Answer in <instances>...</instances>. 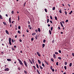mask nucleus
Segmentation results:
<instances>
[{
    "label": "nucleus",
    "instance_id": "16",
    "mask_svg": "<svg viewBox=\"0 0 74 74\" xmlns=\"http://www.w3.org/2000/svg\"><path fill=\"white\" fill-rule=\"evenodd\" d=\"M0 19H3V18H2V16L1 15V14H0Z\"/></svg>",
    "mask_w": 74,
    "mask_h": 74
},
{
    "label": "nucleus",
    "instance_id": "62",
    "mask_svg": "<svg viewBox=\"0 0 74 74\" xmlns=\"http://www.w3.org/2000/svg\"><path fill=\"white\" fill-rule=\"evenodd\" d=\"M26 31H27V33H29V30H28L27 29L26 30Z\"/></svg>",
    "mask_w": 74,
    "mask_h": 74
},
{
    "label": "nucleus",
    "instance_id": "39",
    "mask_svg": "<svg viewBox=\"0 0 74 74\" xmlns=\"http://www.w3.org/2000/svg\"><path fill=\"white\" fill-rule=\"evenodd\" d=\"M58 59H60V60L62 59V58H61V57H58Z\"/></svg>",
    "mask_w": 74,
    "mask_h": 74
},
{
    "label": "nucleus",
    "instance_id": "6",
    "mask_svg": "<svg viewBox=\"0 0 74 74\" xmlns=\"http://www.w3.org/2000/svg\"><path fill=\"white\" fill-rule=\"evenodd\" d=\"M45 63L46 64H47V65H48V64H48V63L47 62V61L45 60Z\"/></svg>",
    "mask_w": 74,
    "mask_h": 74
},
{
    "label": "nucleus",
    "instance_id": "14",
    "mask_svg": "<svg viewBox=\"0 0 74 74\" xmlns=\"http://www.w3.org/2000/svg\"><path fill=\"white\" fill-rule=\"evenodd\" d=\"M38 32H41V30H40V28H38Z\"/></svg>",
    "mask_w": 74,
    "mask_h": 74
},
{
    "label": "nucleus",
    "instance_id": "18",
    "mask_svg": "<svg viewBox=\"0 0 74 74\" xmlns=\"http://www.w3.org/2000/svg\"><path fill=\"white\" fill-rule=\"evenodd\" d=\"M38 62L39 63V64H40L41 63V61H40V60H38Z\"/></svg>",
    "mask_w": 74,
    "mask_h": 74
},
{
    "label": "nucleus",
    "instance_id": "21",
    "mask_svg": "<svg viewBox=\"0 0 74 74\" xmlns=\"http://www.w3.org/2000/svg\"><path fill=\"white\" fill-rule=\"evenodd\" d=\"M72 64L71 63H70L69 64V67H71V66H72Z\"/></svg>",
    "mask_w": 74,
    "mask_h": 74
},
{
    "label": "nucleus",
    "instance_id": "43",
    "mask_svg": "<svg viewBox=\"0 0 74 74\" xmlns=\"http://www.w3.org/2000/svg\"><path fill=\"white\" fill-rule=\"evenodd\" d=\"M45 41H46V40L45 39L43 40V42L44 43L45 42Z\"/></svg>",
    "mask_w": 74,
    "mask_h": 74
},
{
    "label": "nucleus",
    "instance_id": "56",
    "mask_svg": "<svg viewBox=\"0 0 74 74\" xmlns=\"http://www.w3.org/2000/svg\"><path fill=\"white\" fill-rule=\"evenodd\" d=\"M50 19H52V17L51 16H50Z\"/></svg>",
    "mask_w": 74,
    "mask_h": 74
},
{
    "label": "nucleus",
    "instance_id": "55",
    "mask_svg": "<svg viewBox=\"0 0 74 74\" xmlns=\"http://www.w3.org/2000/svg\"><path fill=\"white\" fill-rule=\"evenodd\" d=\"M72 56H74V53H72Z\"/></svg>",
    "mask_w": 74,
    "mask_h": 74
},
{
    "label": "nucleus",
    "instance_id": "58",
    "mask_svg": "<svg viewBox=\"0 0 74 74\" xmlns=\"http://www.w3.org/2000/svg\"><path fill=\"white\" fill-rule=\"evenodd\" d=\"M59 53H61V50H59Z\"/></svg>",
    "mask_w": 74,
    "mask_h": 74
},
{
    "label": "nucleus",
    "instance_id": "1",
    "mask_svg": "<svg viewBox=\"0 0 74 74\" xmlns=\"http://www.w3.org/2000/svg\"><path fill=\"white\" fill-rule=\"evenodd\" d=\"M18 60L19 62V63L21 65H22V66H23V63H22V61L21 60L19 59H18Z\"/></svg>",
    "mask_w": 74,
    "mask_h": 74
},
{
    "label": "nucleus",
    "instance_id": "48",
    "mask_svg": "<svg viewBox=\"0 0 74 74\" xmlns=\"http://www.w3.org/2000/svg\"><path fill=\"white\" fill-rule=\"evenodd\" d=\"M18 28L19 29H21V27L20 26H19L18 27Z\"/></svg>",
    "mask_w": 74,
    "mask_h": 74
},
{
    "label": "nucleus",
    "instance_id": "40",
    "mask_svg": "<svg viewBox=\"0 0 74 74\" xmlns=\"http://www.w3.org/2000/svg\"><path fill=\"white\" fill-rule=\"evenodd\" d=\"M35 38H36V40H37V35L36 36Z\"/></svg>",
    "mask_w": 74,
    "mask_h": 74
},
{
    "label": "nucleus",
    "instance_id": "3",
    "mask_svg": "<svg viewBox=\"0 0 74 74\" xmlns=\"http://www.w3.org/2000/svg\"><path fill=\"white\" fill-rule=\"evenodd\" d=\"M36 53L38 56H41V55L40 54V53L38 52H37Z\"/></svg>",
    "mask_w": 74,
    "mask_h": 74
},
{
    "label": "nucleus",
    "instance_id": "31",
    "mask_svg": "<svg viewBox=\"0 0 74 74\" xmlns=\"http://www.w3.org/2000/svg\"><path fill=\"white\" fill-rule=\"evenodd\" d=\"M18 70H19V71H20V70H21V68H20L19 67H18Z\"/></svg>",
    "mask_w": 74,
    "mask_h": 74
},
{
    "label": "nucleus",
    "instance_id": "27",
    "mask_svg": "<svg viewBox=\"0 0 74 74\" xmlns=\"http://www.w3.org/2000/svg\"><path fill=\"white\" fill-rule=\"evenodd\" d=\"M9 44L10 45H12V43H11V41L9 42Z\"/></svg>",
    "mask_w": 74,
    "mask_h": 74
},
{
    "label": "nucleus",
    "instance_id": "13",
    "mask_svg": "<svg viewBox=\"0 0 74 74\" xmlns=\"http://www.w3.org/2000/svg\"><path fill=\"white\" fill-rule=\"evenodd\" d=\"M11 41V38H9V41L10 42V41Z\"/></svg>",
    "mask_w": 74,
    "mask_h": 74
},
{
    "label": "nucleus",
    "instance_id": "33",
    "mask_svg": "<svg viewBox=\"0 0 74 74\" xmlns=\"http://www.w3.org/2000/svg\"><path fill=\"white\" fill-rule=\"evenodd\" d=\"M42 66H43L44 67H45V65H44V64L43 63L42 64Z\"/></svg>",
    "mask_w": 74,
    "mask_h": 74
},
{
    "label": "nucleus",
    "instance_id": "11",
    "mask_svg": "<svg viewBox=\"0 0 74 74\" xmlns=\"http://www.w3.org/2000/svg\"><path fill=\"white\" fill-rule=\"evenodd\" d=\"M39 67L41 69H43V68L40 65H39Z\"/></svg>",
    "mask_w": 74,
    "mask_h": 74
},
{
    "label": "nucleus",
    "instance_id": "35",
    "mask_svg": "<svg viewBox=\"0 0 74 74\" xmlns=\"http://www.w3.org/2000/svg\"><path fill=\"white\" fill-rule=\"evenodd\" d=\"M45 12H47V9H45Z\"/></svg>",
    "mask_w": 74,
    "mask_h": 74
},
{
    "label": "nucleus",
    "instance_id": "34",
    "mask_svg": "<svg viewBox=\"0 0 74 74\" xmlns=\"http://www.w3.org/2000/svg\"><path fill=\"white\" fill-rule=\"evenodd\" d=\"M56 65H57V66H58L59 65V64H58V62H56Z\"/></svg>",
    "mask_w": 74,
    "mask_h": 74
},
{
    "label": "nucleus",
    "instance_id": "30",
    "mask_svg": "<svg viewBox=\"0 0 74 74\" xmlns=\"http://www.w3.org/2000/svg\"><path fill=\"white\" fill-rule=\"evenodd\" d=\"M18 33H19V34H21V32L20 31H18Z\"/></svg>",
    "mask_w": 74,
    "mask_h": 74
},
{
    "label": "nucleus",
    "instance_id": "44",
    "mask_svg": "<svg viewBox=\"0 0 74 74\" xmlns=\"http://www.w3.org/2000/svg\"><path fill=\"white\" fill-rule=\"evenodd\" d=\"M34 40V38H31V41H33Z\"/></svg>",
    "mask_w": 74,
    "mask_h": 74
},
{
    "label": "nucleus",
    "instance_id": "8",
    "mask_svg": "<svg viewBox=\"0 0 74 74\" xmlns=\"http://www.w3.org/2000/svg\"><path fill=\"white\" fill-rule=\"evenodd\" d=\"M37 72L39 74H40V72H39V71L37 69H36Z\"/></svg>",
    "mask_w": 74,
    "mask_h": 74
},
{
    "label": "nucleus",
    "instance_id": "7",
    "mask_svg": "<svg viewBox=\"0 0 74 74\" xmlns=\"http://www.w3.org/2000/svg\"><path fill=\"white\" fill-rule=\"evenodd\" d=\"M7 60H8V62H11V59H7Z\"/></svg>",
    "mask_w": 74,
    "mask_h": 74
},
{
    "label": "nucleus",
    "instance_id": "10",
    "mask_svg": "<svg viewBox=\"0 0 74 74\" xmlns=\"http://www.w3.org/2000/svg\"><path fill=\"white\" fill-rule=\"evenodd\" d=\"M9 22L10 23H11V17H10L9 18Z\"/></svg>",
    "mask_w": 74,
    "mask_h": 74
},
{
    "label": "nucleus",
    "instance_id": "19",
    "mask_svg": "<svg viewBox=\"0 0 74 74\" xmlns=\"http://www.w3.org/2000/svg\"><path fill=\"white\" fill-rule=\"evenodd\" d=\"M32 60L33 63H34V59H32Z\"/></svg>",
    "mask_w": 74,
    "mask_h": 74
},
{
    "label": "nucleus",
    "instance_id": "32",
    "mask_svg": "<svg viewBox=\"0 0 74 74\" xmlns=\"http://www.w3.org/2000/svg\"><path fill=\"white\" fill-rule=\"evenodd\" d=\"M64 67L65 70H66V69H67V67H66V66H64Z\"/></svg>",
    "mask_w": 74,
    "mask_h": 74
},
{
    "label": "nucleus",
    "instance_id": "52",
    "mask_svg": "<svg viewBox=\"0 0 74 74\" xmlns=\"http://www.w3.org/2000/svg\"><path fill=\"white\" fill-rule=\"evenodd\" d=\"M50 69L51 70H52V66H50Z\"/></svg>",
    "mask_w": 74,
    "mask_h": 74
},
{
    "label": "nucleus",
    "instance_id": "37",
    "mask_svg": "<svg viewBox=\"0 0 74 74\" xmlns=\"http://www.w3.org/2000/svg\"><path fill=\"white\" fill-rule=\"evenodd\" d=\"M55 10V7H54L53 8V10Z\"/></svg>",
    "mask_w": 74,
    "mask_h": 74
},
{
    "label": "nucleus",
    "instance_id": "42",
    "mask_svg": "<svg viewBox=\"0 0 74 74\" xmlns=\"http://www.w3.org/2000/svg\"><path fill=\"white\" fill-rule=\"evenodd\" d=\"M69 22V20H66V21L65 22Z\"/></svg>",
    "mask_w": 74,
    "mask_h": 74
},
{
    "label": "nucleus",
    "instance_id": "60",
    "mask_svg": "<svg viewBox=\"0 0 74 74\" xmlns=\"http://www.w3.org/2000/svg\"><path fill=\"white\" fill-rule=\"evenodd\" d=\"M14 48H16V46H14Z\"/></svg>",
    "mask_w": 74,
    "mask_h": 74
},
{
    "label": "nucleus",
    "instance_id": "12",
    "mask_svg": "<svg viewBox=\"0 0 74 74\" xmlns=\"http://www.w3.org/2000/svg\"><path fill=\"white\" fill-rule=\"evenodd\" d=\"M29 60L30 62L31 63V64H33V62H32V60H30V59H29Z\"/></svg>",
    "mask_w": 74,
    "mask_h": 74
},
{
    "label": "nucleus",
    "instance_id": "25",
    "mask_svg": "<svg viewBox=\"0 0 74 74\" xmlns=\"http://www.w3.org/2000/svg\"><path fill=\"white\" fill-rule=\"evenodd\" d=\"M49 33H50V34L51 35V31L50 30H49Z\"/></svg>",
    "mask_w": 74,
    "mask_h": 74
},
{
    "label": "nucleus",
    "instance_id": "5",
    "mask_svg": "<svg viewBox=\"0 0 74 74\" xmlns=\"http://www.w3.org/2000/svg\"><path fill=\"white\" fill-rule=\"evenodd\" d=\"M5 71H9V69L8 68H6L5 69Z\"/></svg>",
    "mask_w": 74,
    "mask_h": 74
},
{
    "label": "nucleus",
    "instance_id": "36",
    "mask_svg": "<svg viewBox=\"0 0 74 74\" xmlns=\"http://www.w3.org/2000/svg\"><path fill=\"white\" fill-rule=\"evenodd\" d=\"M35 34H36V33H33L32 34V36H34V35H35Z\"/></svg>",
    "mask_w": 74,
    "mask_h": 74
},
{
    "label": "nucleus",
    "instance_id": "64",
    "mask_svg": "<svg viewBox=\"0 0 74 74\" xmlns=\"http://www.w3.org/2000/svg\"><path fill=\"white\" fill-rule=\"evenodd\" d=\"M28 24H30V21H28Z\"/></svg>",
    "mask_w": 74,
    "mask_h": 74
},
{
    "label": "nucleus",
    "instance_id": "26",
    "mask_svg": "<svg viewBox=\"0 0 74 74\" xmlns=\"http://www.w3.org/2000/svg\"><path fill=\"white\" fill-rule=\"evenodd\" d=\"M49 21V18H48L47 19V23H48Z\"/></svg>",
    "mask_w": 74,
    "mask_h": 74
},
{
    "label": "nucleus",
    "instance_id": "50",
    "mask_svg": "<svg viewBox=\"0 0 74 74\" xmlns=\"http://www.w3.org/2000/svg\"><path fill=\"white\" fill-rule=\"evenodd\" d=\"M67 62H66L65 63V65H67Z\"/></svg>",
    "mask_w": 74,
    "mask_h": 74
},
{
    "label": "nucleus",
    "instance_id": "47",
    "mask_svg": "<svg viewBox=\"0 0 74 74\" xmlns=\"http://www.w3.org/2000/svg\"><path fill=\"white\" fill-rule=\"evenodd\" d=\"M52 71H53V72H54V71H55V70H54V69H52Z\"/></svg>",
    "mask_w": 74,
    "mask_h": 74
},
{
    "label": "nucleus",
    "instance_id": "9",
    "mask_svg": "<svg viewBox=\"0 0 74 74\" xmlns=\"http://www.w3.org/2000/svg\"><path fill=\"white\" fill-rule=\"evenodd\" d=\"M28 27H29V29H30L31 30V29H32V27H31L32 26L29 25L28 26Z\"/></svg>",
    "mask_w": 74,
    "mask_h": 74
},
{
    "label": "nucleus",
    "instance_id": "2",
    "mask_svg": "<svg viewBox=\"0 0 74 74\" xmlns=\"http://www.w3.org/2000/svg\"><path fill=\"white\" fill-rule=\"evenodd\" d=\"M24 63L25 66L26 67H27V64L26 62L25 61H24Z\"/></svg>",
    "mask_w": 74,
    "mask_h": 74
},
{
    "label": "nucleus",
    "instance_id": "54",
    "mask_svg": "<svg viewBox=\"0 0 74 74\" xmlns=\"http://www.w3.org/2000/svg\"><path fill=\"white\" fill-rule=\"evenodd\" d=\"M54 41H55V40H53V41H52V42L53 43V42H54Z\"/></svg>",
    "mask_w": 74,
    "mask_h": 74
},
{
    "label": "nucleus",
    "instance_id": "49",
    "mask_svg": "<svg viewBox=\"0 0 74 74\" xmlns=\"http://www.w3.org/2000/svg\"><path fill=\"white\" fill-rule=\"evenodd\" d=\"M18 21H19V20L20 19V18H19V16H18Z\"/></svg>",
    "mask_w": 74,
    "mask_h": 74
},
{
    "label": "nucleus",
    "instance_id": "63",
    "mask_svg": "<svg viewBox=\"0 0 74 74\" xmlns=\"http://www.w3.org/2000/svg\"><path fill=\"white\" fill-rule=\"evenodd\" d=\"M58 29H60V27H58Z\"/></svg>",
    "mask_w": 74,
    "mask_h": 74
},
{
    "label": "nucleus",
    "instance_id": "59",
    "mask_svg": "<svg viewBox=\"0 0 74 74\" xmlns=\"http://www.w3.org/2000/svg\"><path fill=\"white\" fill-rule=\"evenodd\" d=\"M19 41H20V42H22V40H21V39H20V40H19Z\"/></svg>",
    "mask_w": 74,
    "mask_h": 74
},
{
    "label": "nucleus",
    "instance_id": "57",
    "mask_svg": "<svg viewBox=\"0 0 74 74\" xmlns=\"http://www.w3.org/2000/svg\"><path fill=\"white\" fill-rule=\"evenodd\" d=\"M65 13L66 14V15H67V12H66V11H65Z\"/></svg>",
    "mask_w": 74,
    "mask_h": 74
},
{
    "label": "nucleus",
    "instance_id": "29",
    "mask_svg": "<svg viewBox=\"0 0 74 74\" xmlns=\"http://www.w3.org/2000/svg\"><path fill=\"white\" fill-rule=\"evenodd\" d=\"M51 61H52V62H54V60H53V58H51Z\"/></svg>",
    "mask_w": 74,
    "mask_h": 74
},
{
    "label": "nucleus",
    "instance_id": "17",
    "mask_svg": "<svg viewBox=\"0 0 74 74\" xmlns=\"http://www.w3.org/2000/svg\"><path fill=\"white\" fill-rule=\"evenodd\" d=\"M3 24H4V25H6V23H5V22H3Z\"/></svg>",
    "mask_w": 74,
    "mask_h": 74
},
{
    "label": "nucleus",
    "instance_id": "23",
    "mask_svg": "<svg viewBox=\"0 0 74 74\" xmlns=\"http://www.w3.org/2000/svg\"><path fill=\"white\" fill-rule=\"evenodd\" d=\"M72 12L73 11H71V12H69V14H70V15H71V13H72Z\"/></svg>",
    "mask_w": 74,
    "mask_h": 74
},
{
    "label": "nucleus",
    "instance_id": "53",
    "mask_svg": "<svg viewBox=\"0 0 74 74\" xmlns=\"http://www.w3.org/2000/svg\"><path fill=\"white\" fill-rule=\"evenodd\" d=\"M14 11H12V14H14Z\"/></svg>",
    "mask_w": 74,
    "mask_h": 74
},
{
    "label": "nucleus",
    "instance_id": "51",
    "mask_svg": "<svg viewBox=\"0 0 74 74\" xmlns=\"http://www.w3.org/2000/svg\"><path fill=\"white\" fill-rule=\"evenodd\" d=\"M12 49L13 51H14V50H15V49L13 48V47H12Z\"/></svg>",
    "mask_w": 74,
    "mask_h": 74
},
{
    "label": "nucleus",
    "instance_id": "46",
    "mask_svg": "<svg viewBox=\"0 0 74 74\" xmlns=\"http://www.w3.org/2000/svg\"><path fill=\"white\" fill-rule=\"evenodd\" d=\"M26 3L25 2L24 4V6L25 7V5H26Z\"/></svg>",
    "mask_w": 74,
    "mask_h": 74
},
{
    "label": "nucleus",
    "instance_id": "61",
    "mask_svg": "<svg viewBox=\"0 0 74 74\" xmlns=\"http://www.w3.org/2000/svg\"><path fill=\"white\" fill-rule=\"evenodd\" d=\"M12 42L13 43H14V40L12 39Z\"/></svg>",
    "mask_w": 74,
    "mask_h": 74
},
{
    "label": "nucleus",
    "instance_id": "41",
    "mask_svg": "<svg viewBox=\"0 0 74 74\" xmlns=\"http://www.w3.org/2000/svg\"><path fill=\"white\" fill-rule=\"evenodd\" d=\"M51 31H52V29H53V27H51Z\"/></svg>",
    "mask_w": 74,
    "mask_h": 74
},
{
    "label": "nucleus",
    "instance_id": "38",
    "mask_svg": "<svg viewBox=\"0 0 74 74\" xmlns=\"http://www.w3.org/2000/svg\"><path fill=\"white\" fill-rule=\"evenodd\" d=\"M24 72L25 74H27V71H24Z\"/></svg>",
    "mask_w": 74,
    "mask_h": 74
},
{
    "label": "nucleus",
    "instance_id": "4",
    "mask_svg": "<svg viewBox=\"0 0 74 74\" xmlns=\"http://www.w3.org/2000/svg\"><path fill=\"white\" fill-rule=\"evenodd\" d=\"M5 32L7 34H9V32H8V31L7 30H5Z\"/></svg>",
    "mask_w": 74,
    "mask_h": 74
},
{
    "label": "nucleus",
    "instance_id": "28",
    "mask_svg": "<svg viewBox=\"0 0 74 74\" xmlns=\"http://www.w3.org/2000/svg\"><path fill=\"white\" fill-rule=\"evenodd\" d=\"M55 18L56 20H57L58 19V18H57V17L56 16H55Z\"/></svg>",
    "mask_w": 74,
    "mask_h": 74
},
{
    "label": "nucleus",
    "instance_id": "15",
    "mask_svg": "<svg viewBox=\"0 0 74 74\" xmlns=\"http://www.w3.org/2000/svg\"><path fill=\"white\" fill-rule=\"evenodd\" d=\"M36 66L38 69H39V67L38 66V64H36Z\"/></svg>",
    "mask_w": 74,
    "mask_h": 74
},
{
    "label": "nucleus",
    "instance_id": "45",
    "mask_svg": "<svg viewBox=\"0 0 74 74\" xmlns=\"http://www.w3.org/2000/svg\"><path fill=\"white\" fill-rule=\"evenodd\" d=\"M55 54H57V55H58V53L57 52H56L55 53Z\"/></svg>",
    "mask_w": 74,
    "mask_h": 74
},
{
    "label": "nucleus",
    "instance_id": "20",
    "mask_svg": "<svg viewBox=\"0 0 74 74\" xmlns=\"http://www.w3.org/2000/svg\"><path fill=\"white\" fill-rule=\"evenodd\" d=\"M59 12L61 14H62V10L61 9H60V10H59Z\"/></svg>",
    "mask_w": 74,
    "mask_h": 74
},
{
    "label": "nucleus",
    "instance_id": "22",
    "mask_svg": "<svg viewBox=\"0 0 74 74\" xmlns=\"http://www.w3.org/2000/svg\"><path fill=\"white\" fill-rule=\"evenodd\" d=\"M53 56H54V59H56V56H55V54H53Z\"/></svg>",
    "mask_w": 74,
    "mask_h": 74
},
{
    "label": "nucleus",
    "instance_id": "24",
    "mask_svg": "<svg viewBox=\"0 0 74 74\" xmlns=\"http://www.w3.org/2000/svg\"><path fill=\"white\" fill-rule=\"evenodd\" d=\"M45 46V45L44 44H42V47L44 48V46Z\"/></svg>",
    "mask_w": 74,
    "mask_h": 74
}]
</instances>
